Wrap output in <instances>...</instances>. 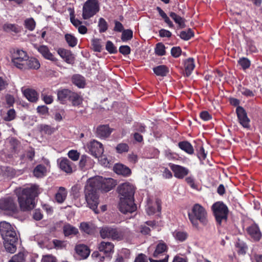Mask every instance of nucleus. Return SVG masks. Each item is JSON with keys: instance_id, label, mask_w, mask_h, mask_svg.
Instances as JSON below:
<instances>
[{"instance_id": "4c0bfd02", "label": "nucleus", "mask_w": 262, "mask_h": 262, "mask_svg": "<svg viewBox=\"0 0 262 262\" xmlns=\"http://www.w3.org/2000/svg\"><path fill=\"white\" fill-rule=\"evenodd\" d=\"M80 229L81 231L88 234H92L94 230V227L92 225L85 222H83L80 224Z\"/></svg>"}, {"instance_id": "c756f323", "label": "nucleus", "mask_w": 262, "mask_h": 262, "mask_svg": "<svg viewBox=\"0 0 262 262\" xmlns=\"http://www.w3.org/2000/svg\"><path fill=\"white\" fill-rule=\"evenodd\" d=\"M72 92L68 89L59 90L57 93V97L59 100L63 103L67 100H69Z\"/></svg>"}, {"instance_id": "e2e57ef3", "label": "nucleus", "mask_w": 262, "mask_h": 262, "mask_svg": "<svg viewBox=\"0 0 262 262\" xmlns=\"http://www.w3.org/2000/svg\"><path fill=\"white\" fill-rule=\"evenodd\" d=\"M181 49L179 47H173L171 50V54L173 57L175 58L179 57L181 54Z\"/></svg>"}, {"instance_id": "e433bc0d", "label": "nucleus", "mask_w": 262, "mask_h": 262, "mask_svg": "<svg viewBox=\"0 0 262 262\" xmlns=\"http://www.w3.org/2000/svg\"><path fill=\"white\" fill-rule=\"evenodd\" d=\"M156 208L154 206L148 205L146 208V212L148 215L154 214L157 211L160 212L161 210V201L157 200L156 202Z\"/></svg>"}, {"instance_id": "37998d69", "label": "nucleus", "mask_w": 262, "mask_h": 262, "mask_svg": "<svg viewBox=\"0 0 262 262\" xmlns=\"http://www.w3.org/2000/svg\"><path fill=\"white\" fill-rule=\"evenodd\" d=\"M179 36L181 39L188 40L194 36V33L191 29H189L187 31L181 32Z\"/></svg>"}, {"instance_id": "c03bdc74", "label": "nucleus", "mask_w": 262, "mask_h": 262, "mask_svg": "<svg viewBox=\"0 0 262 262\" xmlns=\"http://www.w3.org/2000/svg\"><path fill=\"white\" fill-rule=\"evenodd\" d=\"M4 29L6 31H12L16 33L21 31V28L19 26L11 24L4 25Z\"/></svg>"}, {"instance_id": "58836bf2", "label": "nucleus", "mask_w": 262, "mask_h": 262, "mask_svg": "<svg viewBox=\"0 0 262 262\" xmlns=\"http://www.w3.org/2000/svg\"><path fill=\"white\" fill-rule=\"evenodd\" d=\"M65 40L68 45L71 47H75L78 42V40L76 37L71 34H66L64 35Z\"/></svg>"}, {"instance_id": "f3484780", "label": "nucleus", "mask_w": 262, "mask_h": 262, "mask_svg": "<svg viewBox=\"0 0 262 262\" xmlns=\"http://www.w3.org/2000/svg\"><path fill=\"white\" fill-rule=\"evenodd\" d=\"M95 162L90 157L86 155H82L79 163V166L82 170L85 171L92 168Z\"/></svg>"}, {"instance_id": "9b49d317", "label": "nucleus", "mask_w": 262, "mask_h": 262, "mask_svg": "<svg viewBox=\"0 0 262 262\" xmlns=\"http://www.w3.org/2000/svg\"><path fill=\"white\" fill-rule=\"evenodd\" d=\"M86 147L89 150L88 152L95 158L100 157L104 151L102 143L95 140L89 142Z\"/></svg>"}, {"instance_id": "c9c22d12", "label": "nucleus", "mask_w": 262, "mask_h": 262, "mask_svg": "<svg viewBox=\"0 0 262 262\" xmlns=\"http://www.w3.org/2000/svg\"><path fill=\"white\" fill-rule=\"evenodd\" d=\"M72 82L78 88H82L85 85V81L83 77L80 75H75L72 78Z\"/></svg>"}, {"instance_id": "680f3d73", "label": "nucleus", "mask_w": 262, "mask_h": 262, "mask_svg": "<svg viewBox=\"0 0 262 262\" xmlns=\"http://www.w3.org/2000/svg\"><path fill=\"white\" fill-rule=\"evenodd\" d=\"M40 129L42 132L49 135L52 134L54 132V128L48 125H41Z\"/></svg>"}, {"instance_id": "a211bd4d", "label": "nucleus", "mask_w": 262, "mask_h": 262, "mask_svg": "<svg viewBox=\"0 0 262 262\" xmlns=\"http://www.w3.org/2000/svg\"><path fill=\"white\" fill-rule=\"evenodd\" d=\"M114 244L110 242L102 241L98 246L99 251L103 252L108 256L114 253Z\"/></svg>"}, {"instance_id": "2f4dec72", "label": "nucleus", "mask_w": 262, "mask_h": 262, "mask_svg": "<svg viewBox=\"0 0 262 262\" xmlns=\"http://www.w3.org/2000/svg\"><path fill=\"white\" fill-rule=\"evenodd\" d=\"M153 71L157 76L164 77L169 73V69L165 65H160L154 68Z\"/></svg>"}, {"instance_id": "f03ea898", "label": "nucleus", "mask_w": 262, "mask_h": 262, "mask_svg": "<svg viewBox=\"0 0 262 262\" xmlns=\"http://www.w3.org/2000/svg\"><path fill=\"white\" fill-rule=\"evenodd\" d=\"M188 215L190 222L195 228L199 227V223L203 226L208 223L207 211L199 204H195Z\"/></svg>"}, {"instance_id": "7ed1b4c3", "label": "nucleus", "mask_w": 262, "mask_h": 262, "mask_svg": "<svg viewBox=\"0 0 262 262\" xmlns=\"http://www.w3.org/2000/svg\"><path fill=\"white\" fill-rule=\"evenodd\" d=\"M96 183H97V181H90L89 179L87 180L84 188V195L89 207L95 213H97V209L99 203V199L98 192L99 190L93 184Z\"/></svg>"}, {"instance_id": "603ef678", "label": "nucleus", "mask_w": 262, "mask_h": 262, "mask_svg": "<svg viewBox=\"0 0 262 262\" xmlns=\"http://www.w3.org/2000/svg\"><path fill=\"white\" fill-rule=\"evenodd\" d=\"M238 62L244 70L249 68L251 64L250 61L248 58L245 57L240 58Z\"/></svg>"}, {"instance_id": "1a4fd4ad", "label": "nucleus", "mask_w": 262, "mask_h": 262, "mask_svg": "<svg viewBox=\"0 0 262 262\" xmlns=\"http://www.w3.org/2000/svg\"><path fill=\"white\" fill-rule=\"evenodd\" d=\"M117 191L120 196V199H134L135 188L133 184L128 182L119 185L117 188Z\"/></svg>"}, {"instance_id": "6e6552de", "label": "nucleus", "mask_w": 262, "mask_h": 262, "mask_svg": "<svg viewBox=\"0 0 262 262\" xmlns=\"http://www.w3.org/2000/svg\"><path fill=\"white\" fill-rule=\"evenodd\" d=\"M99 10L97 0H87L82 8V17L88 19L95 15Z\"/></svg>"}, {"instance_id": "39448f33", "label": "nucleus", "mask_w": 262, "mask_h": 262, "mask_svg": "<svg viewBox=\"0 0 262 262\" xmlns=\"http://www.w3.org/2000/svg\"><path fill=\"white\" fill-rule=\"evenodd\" d=\"M216 222L221 225L223 222H226L228 213V209L226 205L223 202H217L212 206Z\"/></svg>"}, {"instance_id": "3c124183", "label": "nucleus", "mask_w": 262, "mask_h": 262, "mask_svg": "<svg viewBox=\"0 0 262 262\" xmlns=\"http://www.w3.org/2000/svg\"><path fill=\"white\" fill-rule=\"evenodd\" d=\"M98 27L99 32L101 33L104 32L107 30L108 28L107 23L104 18H100L99 19L98 22Z\"/></svg>"}, {"instance_id": "f257e3e1", "label": "nucleus", "mask_w": 262, "mask_h": 262, "mask_svg": "<svg viewBox=\"0 0 262 262\" xmlns=\"http://www.w3.org/2000/svg\"><path fill=\"white\" fill-rule=\"evenodd\" d=\"M15 192L17 196L19 207L22 211L29 210L34 208V198L40 192L38 186L36 185L23 188H16Z\"/></svg>"}, {"instance_id": "f704fd0d", "label": "nucleus", "mask_w": 262, "mask_h": 262, "mask_svg": "<svg viewBox=\"0 0 262 262\" xmlns=\"http://www.w3.org/2000/svg\"><path fill=\"white\" fill-rule=\"evenodd\" d=\"M46 171V167L43 165L39 164L34 169L33 174L37 178H41L45 175Z\"/></svg>"}, {"instance_id": "5fc2aeb1", "label": "nucleus", "mask_w": 262, "mask_h": 262, "mask_svg": "<svg viewBox=\"0 0 262 262\" xmlns=\"http://www.w3.org/2000/svg\"><path fill=\"white\" fill-rule=\"evenodd\" d=\"M117 152L122 154L127 152L129 149L128 145L126 143H120L116 147Z\"/></svg>"}, {"instance_id": "c85d7f7f", "label": "nucleus", "mask_w": 262, "mask_h": 262, "mask_svg": "<svg viewBox=\"0 0 262 262\" xmlns=\"http://www.w3.org/2000/svg\"><path fill=\"white\" fill-rule=\"evenodd\" d=\"M63 231L66 236L76 235L78 233V229L70 224H66L63 226Z\"/></svg>"}, {"instance_id": "473e14b6", "label": "nucleus", "mask_w": 262, "mask_h": 262, "mask_svg": "<svg viewBox=\"0 0 262 262\" xmlns=\"http://www.w3.org/2000/svg\"><path fill=\"white\" fill-rule=\"evenodd\" d=\"M184 67L185 75L187 77H188L190 75L195 67L194 59L192 58L187 59L185 61Z\"/></svg>"}, {"instance_id": "9d476101", "label": "nucleus", "mask_w": 262, "mask_h": 262, "mask_svg": "<svg viewBox=\"0 0 262 262\" xmlns=\"http://www.w3.org/2000/svg\"><path fill=\"white\" fill-rule=\"evenodd\" d=\"M27 53L22 50H16L12 55V62L18 69H20L26 59H28Z\"/></svg>"}, {"instance_id": "bb28decb", "label": "nucleus", "mask_w": 262, "mask_h": 262, "mask_svg": "<svg viewBox=\"0 0 262 262\" xmlns=\"http://www.w3.org/2000/svg\"><path fill=\"white\" fill-rule=\"evenodd\" d=\"M57 52L60 56L64 59L67 63H71L72 61L73 57L70 50L60 48L58 50Z\"/></svg>"}, {"instance_id": "a19ab883", "label": "nucleus", "mask_w": 262, "mask_h": 262, "mask_svg": "<svg viewBox=\"0 0 262 262\" xmlns=\"http://www.w3.org/2000/svg\"><path fill=\"white\" fill-rule=\"evenodd\" d=\"M173 236L176 239L180 242H183L187 238L188 234L186 232L176 230L173 233Z\"/></svg>"}, {"instance_id": "052dcab7", "label": "nucleus", "mask_w": 262, "mask_h": 262, "mask_svg": "<svg viewBox=\"0 0 262 262\" xmlns=\"http://www.w3.org/2000/svg\"><path fill=\"white\" fill-rule=\"evenodd\" d=\"M54 246L57 249H63L66 248L67 243L65 241L54 239L53 241Z\"/></svg>"}, {"instance_id": "0eeeda50", "label": "nucleus", "mask_w": 262, "mask_h": 262, "mask_svg": "<svg viewBox=\"0 0 262 262\" xmlns=\"http://www.w3.org/2000/svg\"><path fill=\"white\" fill-rule=\"evenodd\" d=\"M0 209L9 215L16 213L18 210L15 199L10 196L0 200Z\"/></svg>"}, {"instance_id": "0e129e2a", "label": "nucleus", "mask_w": 262, "mask_h": 262, "mask_svg": "<svg viewBox=\"0 0 262 262\" xmlns=\"http://www.w3.org/2000/svg\"><path fill=\"white\" fill-rule=\"evenodd\" d=\"M134 262H148L146 255L143 253L139 254L135 258Z\"/></svg>"}, {"instance_id": "dca6fc26", "label": "nucleus", "mask_w": 262, "mask_h": 262, "mask_svg": "<svg viewBox=\"0 0 262 262\" xmlns=\"http://www.w3.org/2000/svg\"><path fill=\"white\" fill-rule=\"evenodd\" d=\"M247 231L250 237L255 241H258L262 234L258 225L253 224L247 228Z\"/></svg>"}, {"instance_id": "13d9d810", "label": "nucleus", "mask_w": 262, "mask_h": 262, "mask_svg": "<svg viewBox=\"0 0 262 262\" xmlns=\"http://www.w3.org/2000/svg\"><path fill=\"white\" fill-rule=\"evenodd\" d=\"M68 155L71 160L76 161L79 158L80 154L77 150H71L69 151Z\"/></svg>"}, {"instance_id": "4468645a", "label": "nucleus", "mask_w": 262, "mask_h": 262, "mask_svg": "<svg viewBox=\"0 0 262 262\" xmlns=\"http://www.w3.org/2000/svg\"><path fill=\"white\" fill-rule=\"evenodd\" d=\"M74 250L78 258L80 260L86 259L90 254L89 247L83 244L76 245Z\"/></svg>"}, {"instance_id": "cd10ccee", "label": "nucleus", "mask_w": 262, "mask_h": 262, "mask_svg": "<svg viewBox=\"0 0 262 262\" xmlns=\"http://www.w3.org/2000/svg\"><path fill=\"white\" fill-rule=\"evenodd\" d=\"M96 132L98 137L105 138L111 134L112 130L108 125H101L97 127Z\"/></svg>"}, {"instance_id": "69168bd1", "label": "nucleus", "mask_w": 262, "mask_h": 262, "mask_svg": "<svg viewBox=\"0 0 262 262\" xmlns=\"http://www.w3.org/2000/svg\"><path fill=\"white\" fill-rule=\"evenodd\" d=\"M41 262H57V259L52 255H46L42 256Z\"/></svg>"}, {"instance_id": "ddd939ff", "label": "nucleus", "mask_w": 262, "mask_h": 262, "mask_svg": "<svg viewBox=\"0 0 262 262\" xmlns=\"http://www.w3.org/2000/svg\"><path fill=\"white\" fill-rule=\"evenodd\" d=\"M237 118L239 123L244 127H250V119L247 116L246 111L242 106H237L236 109Z\"/></svg>"}, {"instance_id": "2eb2a0df", "label": "nucleus", "mask_w": 262, "mask_h": 262, "mask_svg": "<svg viewBox=\"0 0 262 262\" xmlns=\"http://www.w3.org/2000/svg\"><path fill=\"white\" fill-rule=\"evenodd\" d=\"M170 168L173 172L174 177L178 179H183L189 173L188 169L179 165L172 164Z\"/></svg>"}, {"instance_id": "de8ad7c7", "label": "nucleus", "mask_w": 262, "mask_h": 262, "mask_svg": "<svg viewBox=\"0 0 262 262\" xmlns=\"http://www.w3.org/2000/svg\"><path fill=\"white\" fill-rule=\"evenodd\" d=\"M7 236V238H3L4 240V242H17L18 237L16 234V233L15 231V230H10V232H8V233L6 234Z\"/></svg>"}, {"instance_id": "49530a36", "label": "nucleus", "mask_w": 262, "mask_h": 262, "mask_svg": "<svg viewBox=\"0 0 262 262\" xmlns=\"http://www.w3.org/2000/svg\"><path fill=\"white\" fill-rule=\"evenodd\" d=\"M155 52L159 56L164 55L166 53L164 45L161 42L158 43L155 48Z\"/></svg>"}, {"instance_id": "09e8293b", "label": "nucleus", "mask_w": 262, "mask_h": 262, "mask_svg": "<svg viewBox=\"0 0 262 262\" xmlns=\"http://www.w3.org/2000/svg\"><path fill=\"white\" fill-rule=\"evenodd\" d=\"M25 27L30 31H33L35 27V22L32 18H28L25 20Z\"/></svg>"}, {"instance_id": "a18cd8bd", "label": "nucleus", "mask_w": 262, "mask_h": 262, "mask_svg": "<svg viewBox=\"0 0 262 262\" xmlns=\"http://www.w3.org/2000/svg\"><path fill=\"white\" fill-rule=\"evenodd\" d=\"M236 247L237 248L238 253L239 254H245L246 252L247 247L245 243L243 241L238 239L235 244Z\"/></svg>"}, {"instance_id": "4be33fe9", "label": "nucleus", "mask_w": 262, "mask_h": 262, "mask_svg": "<svg viewBox=\"0 0 262 262\" xmlns=\"http://www.w3.org/2000/svg\"><path fill=\"white\" fill-rule=\"evenodd\" d=\"M37 51L46 59L53 61L57 60L56 58L50 52L48 47L47 46L41 45L36 48Z\"/></svg>"}, {"instance_id": "864d4df0", "label": "nucleus", "mask_w": 262, "mask_h": 262, "mask_svg": "<svg viewBox=\"0 0 262 262\" xmlns=\"http://www.w3.org/2000/svg\"><path fill=\"white\" fill-rule=\"evenodd\" d=\"M81 189L80 185L76 184L74 185L71 188V194L73 195L75 199L78 198L80 196V190Z\"/></svg>"}, {"instance_id": "79ce46f5", "label": "nucleus", "mask_w": 262, "mask_h": 262, "mask_svg": "<svg viewBox=\"0 0 262 262\" xmlns=\"http://www.w3.org/2000/svg\"><path fill=\"white\" fill-rule=\"evenodd\" d=\"M16 243L17 242H4V246L6 250L11 253H14L16 250Z\"/></svg>"}, {"instance_id": "393cba45", "label": "nucleus", "mask_w": 262, "mask_h": 262, "mask_svg": "<svg viewBox=\"0 0 262 262\" xmlns=\"http://www.w3.org/2000/svg\"><path fill=\"white\" fill-rule=\"evenodd\" d=\"M68 192L66 189L63 187H60L55 194V199L56 201L59 203H62L67 198Z\"/></svg>"}, {"instance_id": "338daca9", "label": "nucleus", "mask_w": 262, "mask_h": 262, "mask_svg": "<svg viewBox=\"0 0 262 262\" xmlns=\"http://www.w3.org/2000/svg\"><path fill=\"white\" fill-rule=\"evenodd\" d=\"M119 52L124 55H127L130 53V48L128 46H121L119 48Z\"/></svg>"}, {"instance_id": "b1692460", "label": "nucleus", "mask_w": 262, "mask_h": 262, "mask_svg": "<svg viewBox=\"0 0 262 262\" xmlns=\"http://www.w3.org/2000/svg\"><path fill=\"white\" fill-rule=\"evenodd\" d=\"M167 249L166 244L163 242H160L157 245L152 255L156 258L163 255L165 256V253L167 252Z\"/></svg>"}, {"instance_id": "8fccbe9b", "label": "nucleus", "mask_w": 262, "mask_h": 262, "mask_svg": "<svg viewBox=\"0 0 262 262\" xmlns=\"http://www.w3.org/2000/svg\"><path fill=\"white\" fill-rule=\"evenodd\" d=\"M133 37V31L131 30H125L122 32L121 39L123 41L130 40Z\"/></svg>"}, {"instance_id": "72a5a7b5", "label": "nucleus", "mask_w": 262, "mask_h": 262, "mask_svg": "<svg viewBox=\"0 0 262 262\" xmlns=\"http://www.w3.org/2000/svg\"><path fill=\"white\" fill-rule=\"evenodd\" d=\"M169 16L173 19L174 22L178 25L180 28L182 29L185 27V19L183 18L173 12L169 13Z\"/></svg>"}, {"instance_id": "ea45409f", "label": "nucleus", "mask_w": 262, "mask_h": 262, "mask_svg": "<svg viewBox=\"0 0 262 262\" xmlns=\"http://www.w3.org/2000/svg\"><path fill=\"white\" fill-rule=\"evenodd\" d=\"M69 100L72 102L74 106H78L82 102V99L77 94L72 92Z\"/></svg>"}, {"instance_id": "a878e982", "label": "nucleus", "mask_w": 262, "mask_h": 262, "mask_svg": "<svg viewBox=\"0 0 262 262\" xmlns=\"http://www.w3.org/2000/svg\"><path fill=\"white\" fill-rule=\"evenodd\" d=\"M14 230V228L8 222H2L0 223V232L3 238L8 239L7 233L10 232V230Z\"/></svg>"}, {"instance_id": "f8f14e48", "label": "nucleus", "mask_w": 262, "mask_h": 262, "mask_svg": "<svg viewBox=\"0 0 262 262\" xmlns=\"http://www.w3.org/2000/svg\"><path fill=\"white\" fill-rule=\"evenodd\" d=\"M119 210L124 214L135 212L137 206L134 203V199H120Z\"/></svg>"}, {"instance_id": "7c9ffc66", "label": "nucleus", "mask_w": 262, "mask_h": 262, "mask_svg": "<svg viewBox=\"0 0 262 262\" xmlns=\"http://www.w3.org/2000/svg\"><path fill=\"white\" fill-rule=\"evenodd\" d=\"M179 147L187 154L192 155L194 152V149L192 145L187 141H183L179 142Z\"/></svg>"}, {"instance_id": "5701e85b", "label": "nucleus", "mask_w": 262, "mask_h": 262, "mask_svg": "<svg viewBox=\"0 0 262 262\" xmlns=\"http://www.w3.org/2000/svg\"><path fill=\"white\" fill-rule=\"evenodd\" d=\"M114 170L118 174L122 175L124 177H128L132 173L130 168L122 164H115Z\"/></svg>"}, {"instance_id": "6ab92c4d", "label": "nucleus", "mask_w": 262, "mask_h": 262, "mask_svg": "<svg viewBox=\"0 0 262 262\" xmlns=\"http://www.w3.org/2000/svg\"><path fill=\"white\" fill-rule=\"evenodd\" d=\"M40 67L39 61L33 57L29 58L26 59L23 65L21 66L20 70H25L28 69H38Z\"/></svg>"}, {"instance_id": "bf43d9fd", "label": "nucleus", "mask_w": 262, "mask_h": 262, "mask_svg": "<svg viewBox=\"0 0 262 262\" xmlns=\"http://www.w3.org/2000/svg\"><path fill=\"white\" fill-rule=\"evenodd\" d=\"M16 116V113L14 109H10L7 113V115L4 119L7 121H10L13 120Z\"/></svg>"}, {"instance_id": "412c9836", "label": "nucleus", "mask_w": 262, "mask_h": 262, "mask_svg": "<svg viewBox=\"0 0 262 262\" xmlns=\"http://www.w3.org/2000/svg\"><path fill=\"white\" fill-rule=\"evenodd\" d=\"M57 162L61 170L67 173L72 172V163L69 159L66 158H61L58 159Z\"/></svg>"}, {"instance_id": "4d7b16f0", "label": "nucleus", "mask_w": 262, "mask_h": 262, "mask_svg": "<svg viewBox=\"0 0 262 262\" xmlns=\"http://www.w3.org/2000/svg\"><path fill=\"white\" fill-rule=\"evenodd\" d=\"M106 50L111 54H114L117 52V48L111 41H107L106 43Z\"/></svg>"}, {"instance_id": "6e6d98bb", "label": "nucleus", "mask_w": 262, "mask_h": 262, "mask_svg": "<svg viewBox=\"0 0 262 262\" xmlns=\"http://www.w3.org/2000/svg\"><path fill=\"white\" fill-rule=\"evenodd\" d=\"M24 254L23 253H19L14 255L9 262H24Z\"/></svg>"}, {"instance_id": "aec40b11", "label": "nucleus", "mask_w": 262, "mask_h": 262, "mask_svg": "<svg viewBox=\"0 0 262 262\" xmlns=\"http://www.w3.org/2000/svg\"><path fill=\"white\" fill-rule=\"evenodd\" d=\"M24 96L30 102H35L38 99V94L37 92L32 89H21Z\"/></svg>"}, {"instance_id": "774afa93", "label": "nucleus", "mask_w": 262, "mask_h": 262, "mask_svg": "<svg viewBox=\"0 0 262 262\" xmlns=\"http://www.w3.org/2000/svg\"><path fill=\"white\" fill-rule=\"evenodd\" d=\"M186 182L189 186L193 189H197L198 185L195 183L194 179L191 177H189L186 178L185 179Z\"/></svg>"}, {"instance_id": "20e7f679", "label": "nucleus", "mask_w": 262, "mask_h": 262, "mask_svg": "<svg viewBox=\"0 0 262 262\" xmlns=\"http://www.w3.org/2000/svg\"><path fill=\"white\" fill-rule=\"evenodd\" d=\"M100 236L103 238L121 241L129 236L130 231L127 228H117L110 226H104L100 230Z\"/></svg>"}, {"instance_id": "423d86ee", "label": "nucleus", "mask_w": 262, "mask_h": 262, "mask_svg": "<svg viewBox=\"0 0 262 262\" xmlns=\"http://www.w3.org/2000/svg\"><path fill=\"white\" fill-rule=\"evenodd\" d=\"M90 181H97L93 184L98 190L104 192H108L116 185V181L112 178H103L102 177L96 176L89 179Z\"/></svg>"}]
</instances>
